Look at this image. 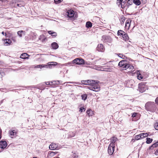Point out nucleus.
<instances>
[{"instance_id":"obj_35","label":"nucleus","mask_w":158,"mask_h":158,"mask_svg":"<svg viewBox=\"0 0 158 158\" xmlns=\"http://www.w3.org/2000/svg\"><path fill=\"white\" fill-rule=\"evenodd\" d=\"M147 141H146V143L148 144H149L151 143L153 139H151L149 138H146Z\"/></svg>"},{"instance_id":"obj_18","label":"nucleus","mask_w":158,"mask_h":158,"mask_svg":"<svg viewBox=\"0 0 158 158\" xmlns=\"http://www.w3.org/2000/svg\"><path fill=\"white\" fill-rule=\"evenodd\" d=\"M17 34L19 37H21L23 35H25V32L23 31H19L17 32Z\"/></svg>"},{"instance_id":"obj_27","label":"nucleus","mask_w":158,"mask_h":158,"mask_svg":"<svg viewBox=\"0 0 158 158\" xmlns=\"http://www.w3.org/2000/svg\"><path fill=\"white\" fill-rule=\"evenodd\" d=\"M133 3L136 5L139 6L141 4V1L139 0H133Z\"/></svg>"},{"instance_id":"obj_39","label":"nucleus","mask_w":158,"mask_h":158,"mask_svg":"<svg viewBox=\"0 0 158 158\" xmlns=\"http://www.w3.org/2000/svg\"><path fill=\"white\" fill-rule=\"evenodd\" d=\"M155 128L157 130H158V122L156 123L154 125Z\"/></svg>"},{"instance_id":"obj_9","label":"nucleus","mask_w":158,"mask_h":158,"mask_svg":"<svg viewBox=\"0 0 158 158\" xmlns=\"http://www.w3.org/2000/svg\"><path fill=\"white\" fill-rule=\"evenodd\" d=\"M7 143L5 141L2 140L0 141V148L2 149L5 148L7 146Z\"/></svg>"},{"instance_id":"obj_24","label":"nucleus","mask_w":158,"mask_h":158,"mask_svg":"<svg viewBox=\"0 0 158 158\" xmlns=\"http://www.w3.org/2000/svg\"><path fill=\"white\" fill-rule=\"evenodd\" d=\"M92 26V23L88 21L86 23L85 26L87 28H89L91 27Z\"/></svg>"},{"instance_id":"obj_50","label":"nucleus","mask_w":158,"mask_h":158,"mask_svg":"<svg viewBox=\"0 0 158 158\" xmlns=\"http://www.w3.org/2000/svg\"><path fill=\"white\" fill-rule=\"evenodd\" d=\"M0 91H1L3 92H6V89H0Z\"/></svg>"},{"instance_id":"obj_23","label":"nucleus","mask_w":158,"mask_h":158,"mask_svg":"<svg viewBox=\"0 0 158 158\" xmlns=\"http://www.w3.org/2000/svg\"><path fill=\"white\" fill-rule=\"evenodd\" d=\"M122 37L123 38V40H124L125 41L128 40L129 39V37L127 35V34L125 32L123 35Z\"/></svg>"},{"instance_id":"obj_34","label":"nucleus","mask_w":158,"mask_h":158,"mask_svg":"<svg viewBox=\"0 0 158 158\" xmlns=\"http://www.w3.org/2000/svg\"><path fill=\"white\" fill-rule=\"evenodd\" d=\"M86 112L87 114L89 116H92L93 115V113L92 111L90 110H88Z\"/></svg>"},{"instance_id":"obj_13","label":"nucleus","mask_w":158,"mask_h":158,"mask_svg":"<svg viewBox=\"0 0 158 158\" xmlns=\"http://www.w3.org/2000/svg\"><path fill=\"white\" fill-rule=\"evenodd\" d=\"M9 134L11 138H13V136L16 135V132L15 130H10L9 131Z\"/></svg>"},{"instance_id":"obj_14","label":"nucleus","mask_w":158,"mask_h":158,"mask_svg":"<svg viewBox=\"0 0 158 158\" xmlns=\"http://www.w3.org/2000/svg\"><path fill=\"white\" fill-rule=\"evenodd\" d=\"M131 20L130 19H128L126 20L125 24V27H128V29L129 28L130 26V23L131 22Z\"/></svg>"},{"instance_id":"obj_36","label":"nucleus","mask_w":158,"mask_h":158,"mask_svg":"<svg viewBox=\"0 0 158 158\" xmlns=\"http://www.w3.org/2000/svg\"><path fill=\"white\" fill-rule=\"evenodd\" d=\"M81 97L83 100L85 101L87 98V95L86 94H83L81 95Z\"/></svg>"},{"instance_id":"obj_22","label":"nucleus","mask_w":158,"mask_h":158,"mask_svg":"<svg viewBox=\"0 0 158 158\" xmlns=\"http://www.w3.org/2000/svg\"><path fill=\"white\" fill-rule=\"evenodd\" d=\"M157 147H158V141L150 146L149 148V149L152 150L153 149V148H156Z\"/></svg>"},{"instance_id":"obj_4","label":"nucleus","mask_w":158,"mask_h":158,"mask_svg":"<svg viewBox=\"0 0 158 158\" xmlns=\"http://www.w3.org/2000/svg\"><path fill=\"white\" fill-rule=\"evenodd\" d=\"M146 83L141 82L139 84V89L141 93L144 92L147 89V86H146Z\"/></svg>"},{"instance_id":"obj_15","label":"nucleus","mask_w":158,"mask_h":158,"mask_svg":"<svg viewBox=\"0 0 158 158\" xmlns=\"http://www.w3.org/2000/svg\"><path fill=\"white\" fill-rule=\"evenodd\" d=\"M123 0H117L116 3L117 5L119 6L121 5V7L123 8L124 7V5L122 4V1Z\"/></svg>"},{"instance_id":"obj_51","label":"nucleus","mask_w":158,"mask_h":158,"mask_svg":"<svg viewBox=\"0 0 158 158\" xmlns=\"http://www.w3.org/2000/svg\"><path fill=\"white\" fill-rule=\"evenodd\" d=\"M155 101L156 103L158 104V97L156 98Z\"/></svg>"},{"instance_id":"obj_40","label":"nucleus","mask_w":158,"mask_h":158,"mask_svg":"<svg viewBox=\"0 0 158 158\" xmlns=\"http://www.w3.org/2000/svg\"><path fill=\"white\" fill-rule=\"evenodd\" d=\"M65 83H67V84H77L78 82H66L64 83V84Z\"/></svg>"},{"instance_id":"obj_48","label":"nucleus","mask_w":158,"mask_h":158,"mask_svg":"<svg viewBox=\"0 0 158 158\" xmlns=\"http://www.w3.org/2000/svg\"><path fill=\"white\" fill-rule=\"evenodd\" d=\"M73 158H77L78 157V156H76L75 153L73 154Z\"/></svg>"},{"instance_id":"obj_47","label":"nucleus","mask_w":158,"mask_h":158,"mask_svg":"<svg viewBox=\"0 0 158 158\" xmlns=\"http://www.w3.org/2000/svg\"><path fill=\"white\" fill-rule=\"evenodd\" d=\"M137 115V113H133L132 115V117L133 118L135 117Z\"/></svg>"},{"instance_id":"obj_52","label":"nucleus","mask_w":158,"mask_h":158,"mask_svg":"<svg viewBox=\"0 0 158 158\" xmlns=\"http://www.w3.org/2000/svg\"><path fill=\"white\" fill-rule=\"evenodd\" d=\"M2 133V131L1 129L0 128V139H1V135Z\"/></svg>"},{"instance_id":"obj_12","label":"nucleus","mask_w":158,"mask_h":158,"mask_svg":"<svg viewBox=\"0 0 158 158\" xmlns=\"http://www.w3.org/2000/svg\"><path fill=\"white\" fill-rule=\"evenodd\" d=\"M29 56L27 53H24L21 54L20 58L23 59H28V56Z\"/></svg>"},{"instance_id":"obj_56","label":"nucleus","mask_w":158,"mask_h":158,"mask_svg":"<svg viewBox=\"0 0 158 158\" xmlns=\"http://www.w3.org/2000/svg\"><path fill=\"white\" fill-rule=\"evenodd\" d=\"M2 35H4V33L3 31H2Z\"/></svg>"},{"instance_id":"obj_59","label":"nucleus","mask_w":158,"mask_h":158,"mask_svg":"<svg viewBox=\"0 0 158 158\" xmlns=\"http://www.w3.org/2000/svg\"><path fill=\"white\" fill-rule=\"evenodd\" d=\"M68 64H71V63H70V62H69L68 63Z\"/></svg>"},{"instance_id":"obj_30","label":"nucleus","mask_w":158,"mask_h":158,"mask_svg":"<svg viewBox=\"0 0 158 158\" xmlns=\"http://www.w3.org/2000/svg\"><path fill=\"white\" fill-rule=\"evenodd\" d=\"M69 137L71 138L74 137L75 135V133L74 132H70L68 134Z\"/></svg>"},{"instance_id":"obj_3","label":"nucleus","mask_w":158,"mask_h":158,"mask_svg":"<svg viewBox=\"0 0 158 158\" xmlns=\"http://www.w3.org/2000/svg\"><path fill=\"white\" fill-rule=\"evenodd\" d=\"M57 63L56 62H52L48 63V64H40L37 65L35 67V68H40L41 69L44 68H52V66H55L57 64Z\"/></svg>"},{"instance_id":"obj_16","label":"nucleus","mask_w":158,"mask_h":158,"mask_svg":"<svg viewBox=\"0 0 158 158\" xmlns=\"http://www.w3.org/2000/svg\"><path fill=\"white\" fill-rule=\"evenodd\" d=\"M126 62H127V61L125 60H122L119 62L118 64V66L120 67H121L122 68L124 64H125Z\"/></svg>"},{"instance_id":"obj_46","label":"nucleus","mask_w":158,"mask_h":158,"mask_svg":"<svg viewBox=\"0 0 158 158\" xmlns=\"http://www.w3.org/2000/svg\"><path fill=\"white\" fill-rule=\"evenodd\" d=\"M46 84L47 85H52V82H46Z\"/></svg>"},{"instance_id":"obj_60","label":"nucleus","mask_w":158,"mask_h":158,"mask_svg":"<svg viewBox=\"0 0 158 158\" xmlns=\"http://www.w3.org/2000/svg\"><path fill=\"white\" fill-rule=\"evenodd\" d=\"M70 85H67H67H66V86H70Z\"/></svg>"},{"instance_id":"obj_43","label":"nucleus","mask_w":158,"mask_h":158,"mask_svg":"<svg viewBox=\"0 0 158 158\" xmlns=\"http://www.w3.org/2000/svg\"><path fill=\"white\" fill-rule=\"evenodd\" d=\"M135 139L136 140H139L140 139L139 135H136L135 137Z\"/></svg>"},{"instance_id":"obj_31","label":"nucleus","mask_w":158,"mask_h":158,"mask_svg":"<svg viewBox=\"0 0 158 158\" xmlns=\"http://www.w3.org/2000/svg\"><path fill=\"white\" fill-rule=\"evenodd\" d=\"M137 74L138 75L137 77V78L139 80H140L143 78V77L142 75L140 74L139 72V71H138L137 73Z\"/></svg>"},{"instance_id":"obj_57","label":"nucleus","mask_w":158,"mask_h":158,"mask_svg":"<svg viewBox=\"0 0 158 158\" xmlns=\"http://www.w3.org/2000/svg\"><path fill=\"white\" fill-rule=\"evenodd\" d=\"M54 153H54V152H51L50 153V154H51V155H52V154H54Z\"/></svg>"},{"instance_id":"obj_38","label":"nucleus","mask_w":158,"mask_h":158,"mask_svg":"<svg viewBox=\"0 0 158 158\" xmlns=\"http://www.w3.org/2000/svg\"><path fill=\"white\" fill-rule=\"evenodd\" d=\"M148 133H142V135H143V138H144L145 137H146L148 136Z\"/></svg>"},{"instance_id":"obj_45","label":"nucleus","mask_w":158,"mask_h":158,"mask_svg":"<svg viewBox=\"0 0 158 158\" xmlns=\"http://www.w3.org/2000/svg\"><path fill=\"white\" fill-rule=\"evenodd\" d=\"M85 110V109L84 108H83V107H81L80 108L79 111L81 112H82L83 111V110Z\"/></svg>"},{"instance_id":"obj_61","label":"nucleus","mask_w":158,"mask_h":158,"mask_svg":"<svg viewBox=\"0 0 158 158\" xmlns=\"http://www.w3.org/2000/svg\"><path fill=\"white\" fill-rule=\"evenodd\" d=\"M33 158H37L36 157H34Z\"/></svg>"},{"instance_id":"obj_33","label":"nucleus","mask_w":158,"mask_h":158,"mask_svg":"<svg viewBox=\"0 0 158 158\" xmlns=\"http://www.w3.org/2000/svg\"><path fill=\"white\" fill-rule=\"evenodd\" d=\"M118 56L122 58L123 59H126L127 58V57L124 55H123V54L121 53H118L117 54Z\"/></svg>"},{"instance_id":"obj_49","label":"nucleus","mask_w":158,"mask_h":158,"mask_svg":"<svg viewBox=\"0 0 158 158\" xmlns=\"http://www.w3.org/2000/svg\"><path fill=\"white\" fill-rule=\"evenodd\" d=\"M139 135L141 139L143 138V135H142V133L140 134Z\"/></svg>"},{"instance_id":"obj_44","label":"nucleus","mask_w":158,"mask_h":158,"mask_svg":"<svg viewBox=\"0 0 158 158\" xmlns=\"http://www.w3.org/2000/svg\"><path fill=\"white\" fill-rule=\"evenodd\" d=\"M133 81H130L129 82H128L127 83V84H128V86L129 87H132V86H133V84H131L130 85H129V84L130 83V82H132Z\"/></svg>"},{"instance_id":"obj_21","label":"nucleus","mask_w":158,"mask_h":158,"mask_svg":"<svg viewBox=\"0 0 158 158\" xmlns=\"http://www.w3.org/2000/svg\"><path fill=\"white\" fill-rule=\"evenodd\" d=\"M129 71H131L132 72H133L135 70V68L132 65L129 64L128 69Z\"/></svg>"},{"instance_id":"obj_41","label":"nucleus","mask_w":158,"mask_h":158,"mask_svg":"<svg viewBox=\"0 0 158 158\" xmlns=\"http://www.w3.org/2000/svg\"><path fill=\"white\" fill-rule=\"evenodd\" d=\"M125 20V19L124 17L121 19L120 22L121 24H123Z\"/></svg>"},{"instance_id":"obj_5","label":"nucleus","mask_w":158,"mask_h":158,"mask_svg":"<svg viewBox=\"0 0 158 158\" xmlns=\"http://www.w3.org/2000/svg\"><path fill=\"white\" fill-rule=\"evenodd\" d=\"M102 40L105 43H110L112 41V39L110 36L104 35L102 36Z\"/></svg>"},{"instance_id":"obj_6","label":"nucleus","mask_w":158,"mask_h":158,"mask_svg":"<svg viewBox=\"0 0 158 158\" xmlns=\"http://www.w3.org/2000/svg\"><path fill=\"white\" fill-rule=\"evenodd\" d=\"M74 64H84V60L82 59L77 58L73 61Z\"/></svg>"},{"instance_id":"obj_1","label":"nucleus","mask_w":158,"mask_h":158,"mask_svg":"<svg viewBox=\"0 0 158 158\" xmlns=\"http://www.w3.org/2000/svg\"><path fill=\"white\" fill-rule=\"evenodd\" d=\"M99 82L97 81L87 80L81 81L82 83L85 85H90L89 89L93 91L98 92L100 90V86L98 84Z\"/></svg>"},{"instance_id":"obj_37","label":"nucleus","mask_w":158,"mask_h":158,"mask_svg":"<svg viewBox=\"0 0 158 158\" xmlns=\"http://www.w3.org/2000/svg\"><path fill=\"white\" fill-rule=\"evenodd\" d=\"M132 4V0H128V2L127 3V7L128 8L130 5H131Z\"/></svg>"},{"instance_id":"obj_25","label":"nucleus","mask_w":158,"mask_h":158,"mask_svg":"<svg viewBox=\"0 0 158 158\" xmlns=\"http://www.w3.org/2000/svg\"><path fill=\"white\" fill-rule=\"evenodd\" d=\"M62 83V81H53L52 82V85H58L59 84H60Z\"/></svg>"},{"instance_id":"obj_53","label":"nucleus","mask_w":158,"mask_h":158,"mask_svg":"<svg viewBox=\"0 0 158 158\" xmlns=\"http://www.w3.org/2000/svg\"><path fill=\"white\" fill-rule=\"evenodd\" d=\"M4 100V99H3V100H2V101H1L0 102V105L3 103Z\"/></svg>"},{"instance_id":"obj_58","label":"nucleus","mask_w":158,"mask_h":158,"mask_svg":"<svg viewBox=\"0 0 158 158\" xmlns=\"http://www.w3.org/2000/svg\"><path fill=\"white\" fill-rule=\"evenodd\" d=\"M17 6H19V7H21V6H19V4H17Z\"/></svg>"},{"instance_id":"obj_2","label":"nucleus","mask_w":158,"mask_h":158,"mask_svg":"<svg viewBox=\"0 0 158 158\" xmlns=\"http://www.w3.org/2000/svg\"><path fill=\"white\" fill-rule=\"evenodd\" d=\"M145 109L148 111L152 112L155 111L156 109V105L154 102H148L145 105Z\"/></svg>"},{"instance_id":"obj_54","label":"nucleus","mask_w":158,"mask_h":158,"mask_svg":"<svg viewBox=\"0 0 158 158\" xmlns=\"http://www.w3.org/2000/svg\"><path fill=\"white\" fill-rule=\"evenodd\" d=\"M126 3L125 1H122V4L123 5H124V4H125Z\"/></svg>"},{"instance_id":"obj_19","label":"nucleus","mask_w":158,"mask_h":158,"mask_svg":"<svg viewBox=\"0 0 158 158\" xmlns=\"http://www.w3.org/2000/svg\"><path fill=\"white\" fill-rule=\"evenodd\" d=\"M117 138L115 137H113L111 139V142L110 143H112V145L115 146V143L117 141Z\"/></svg>"},{"instance_id":"obj_32","label":"nucleus","mask_w":158,"mask_h":158,"mask_svg":"<svg viewBox=\"0 0 158 158\" xmlns=\"http://www.w3.org/2000/svg\"><path fill=\"white\" fill-rule=\"evenodd\" d=\"M103 71H106L108 72H111L112 71V69L110 68H104L103 69V70H102Z\"/></svg>"},{"instance_id":"obj_20","label":"nucleus","mask_w":158,"mask_h":158,"mask_svg":"<svg viewBox=\"0 0 158 158\" xmlns=\"http://www.w3.org/2000/svg\"><path fill=\"white\" fill-rule=\"evenodd\" d=\"M48 33L49 34L51 35V36L54 37H56L57 35V33L56 32H54L52 31H48Z\"/></svg>"},{"instance_id":"obj_10","label":"nucleus","mask_w":158,"mask_h":158,"mask_svg":"<svg viewBox=\"0 0 158 158\" xmlns=\"http://www.w3.org/2000/svg\"><path fill=\"white\" fill-rule=\"evenodd\" d=\"M97 49L99 51L102 52L104 51L105 48L102 44H100L98 45Z\"/></svg>"},{"instance_id":"obj_7","label":"nucleus","mask_w":158,"mask_h":158,"mask_svg":"<svg viewBox=\"0 0 158 158\" xmlns=\"http://www.w3.org/2000/svg\"><path fill=\"white\" fill-rule=\"evenodd\" d=\"M112 144L110 143L109 144L108 148V152L110 155H111L113 154L115 148V146L112 145Z\"/></svg>"},{"instance_id":"obj_55","label":"nucleus","mask_w":158,"mask_h":158,"mask_svg":"<svg viewBox=\"0 0 158 158\" xmlns=\"http://www.w3.org/2000/svg\"><path fill=\"white\" fill-rule=\"evenodd\" d=\"M104 67H102L101 68V69L100 70L101 71H103L102 70H103V69H104Z\"/></svg>"},{"instance_id":"obj_17","label":"nucleus","mask_w":158,"mask_h":158,"mask_svg":"<svg viewBox=\"0 0 158 158\" xmlns=\"http://www.w3.org/2000/svg\"><path fill=\"white\" fill-rule=\"evenodd\" d=\"M51 46L52 48L54 49H57L58 48V45L56 42H53L51 44Z\"/></svg>"},{"instance_id":"obj_11","label":"nucleus","mask_w":158,"mask_h":158,"mask_svg":"<svg viewBox=\"0 0 158 158\" xmlns=\"http://www.w3.org/2000/svg\"><path fill=\"white\" fill-rule=\"evenodd\" d=\"M74 12L73 10H68L67 12V15L69 18H72L74 15Z\"/></svg>"},{"instance_id":"obj_8","label":"nucleus","mask_w":158,"mask_h":158,"mask_svg":"<svg viewBox=\"0 0 158 158\" xmlns=\"http://www.w3.org/2000/svg\"><path fill=\"white\" fill-rule=\"evenodd\" d=\"M49 148L51 150H57L59 149L58 148V145L55 143H52L49 146Z\"/></svg>"},{"instance_id":"obj_29","label":"nucleus","mask_w":158,"mask_h":158,"mask_svg":"<svg viewBox=\"0 0 158 158\" xmlns=\"http://www.w3.org/2000/svg\"><path fill=\"white\" fill-rule=\"evenodd\" d=\"M129 64L127 63V62H126L125 64H124V65L122 67V69L123 70H125L127 69H128Z\"/></svg>"},{"instance_id":"obj_28","label":"nucleus","mask_w":158,"mask_h":158,"mask_svg":"<svg viewBox=\"0 0 158 158\" xmlns=\"http://www.w3.org/2000/svg\"><path fill=\"white\" fill-rule=\"evenodd\" d=\"M125 33V32L121 30H119L118 31L117 34L118 35L123 36V35Z\"/></svg>"},{"instance_id":"obj_42","label":"nucleus","mask_w":158,"mask_h":158,"mask_svg":"<svg viewBox=\"0 0 158 158\" xmlns=\"http://www.w3.org/2000/svg\"><path fill=\"white\" fill-rule=\"evenodd\" d=\"M54 2L56 4H59L61 2V0H54Z\"/></svg>"},{"instance_id":"obj_26","label":"nucleus","mask_w":158,"mask_h":158,"mask_svg":"<svg viewBox=\"0 0 158 158\" xmlns=\"http://www.w3.org/2000/svg\"><path fill=\"white\" fill-rule=\"evenodd\" d=\"M4 43L6 44V45H10L11 43V41L9 39H6L4 40Z\"/></svg>"}]
</instances>
